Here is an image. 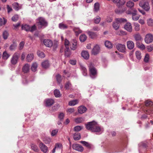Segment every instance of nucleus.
I'll use <instances>...</instances> for the list:
<instances>
[{
    "instance_id": "774afa93",
    "label": "nucleus",
    "mask_w": 153,
    "mask_h": 153,
    "mask_svg": "<svg viewBox=\"0 0 153 153\" xmlns=\"http://www.w3.org/2000/svg\"><path fill=\"white\" fill-rule=\"evenodd\" d=\"M82 70L83 71V74L84 76H85L87 75V70H86L85 68H82Z\"/></svg>"
},
{
    "instance_id": "49530a36",
    "label": "nucleus",
    "mask_w": 153,
    "mask_h": 153,
    "mask_svg": "<svg viewBox=\"0 0 153 153\" xmlns=\"http://www.w3.org/2000/svg\"><path fill=\"white\" fill-rule=\"evenodd\" d=\"M72 85L71 83L68 82H67L65 85V88L66 89H68L71 88Z\"/></svg>"
},
{
    "instance_id": "4be33fe9",
    "label": "nucleus",
    "mask_w": 153,
    "mask_h": 153,
    "mask_svg": "<svg viewBox=\"0 0 153 153\" xmlns=\"http://www.w3.org/2000/svg\"><path fill=\"white\" fill-rule=\"evenodd\" d=\"M126 5L128 8L131 9L134 6V3L132 1L129 0L126 2Z\"/></svg>"
},
{
    "instance_id": "72a5a7b5",
    "label": "nucleus",
    "mask_w": 153,
    "mask_h": 153,
    "mask_svg": "<svg viewBox=\"0 0 153 153\" xmlns=\"http://www.w3.org/2000/svg\"><path fill=\"white\" fill-rule=\"evenodd\" d=\"M147 24L149 26H153V19L150 18L147 20Z\"/></svg>"
},
{
    "instance_id": "20e7f679",
    "label": "nucleus",
    "mask_w": 153,
    "mask_h": 153,
    "mask_svg": "<svg viewBox=\"0 0 153 153\" xmlns=\"http://www.w3.org/2000/svg\"><path fill=\"white\" fill-rule=\"evenodd\" d=\"M145 41L147 44H149L153 41V35L149 33L147 34L145 36Z\"/></svg>"
},
{
    "instance_id": "e433bc0d",
    "label": "nucleus",
    "mask_w": 153,
    "mask_h": 153,
    "mask_svg": "<svg viewBox=\"0 0 153 153\" xmlns=\"http://www.w3.org/2000/svg\"><path fill=\"white\" fill-rule=\"evenodd\" d=\"M7 22V20L4 18H0V25L2 26L6 24Z\"/></svg>"
},
{
    "instance_id": "864d4df0",
    "label": "nucleus",
    "mask_w": 153,
    "mask_h": 153,
    "mask_svg": "<svg viewBox=\"0 0 153 153\" xmlns=\"http://www.w3.org/2000/svg\"><path fill=\"white\" fill-rule=\"evenodd\" d=\"M58 131V129H55L53 130L51 133V135L52 136H54L56 135Z\"/></svg>"
},
{
    "instance_id": "4468645a",
    "label": "nucleus",
    "mask_w": 153,
    "mask_h": 153,
    "mask_svg": "<svg viewBox=\"0 0 153 153\" xmlns=\"http://www.w3.org/2000/svg\"><path fill=\"white\" fill-rule=\"evenodd\" d=\"M111 1L114 3L117 4V6L120 7L125 3V1H122L121 0H111Z\"/></svg>"
},
{
    "instance_id": "a19ab883",
    "label": "nucleus",
    "mask_w": 153,
    "mask_h": 153,
    "mask_svg": "<svg viewBox=\"0 0 153 153\" xmlns=\"http://www.w3.org/2000/svg\"><path fill=\"white\" fill-rule=\"evenodd\" d=\"M54 93L55 97H59L61 95L59 91L57 89L54 91Z\"/></svg>"
},
{
    "instance_id": "f8f14e48",
    "label": "nucleus",
    "mask_w": 153,
    "mask_h": 153,
    "mask_svg": "<svg viewBox=\"0 0 153 153\" xmlns=\"http://www.w3.org/2000/svg\"><path fill=\"white\" fill-rule=\"evenodd\" d=\"M125 29L129 32H131L132 30V28L131 25L129 22L127 23L124 26Z\"/></svg>"
},
{
    "instance_id": "a211bd4d",
    "label": "nucleus",
    "mask_w": 153,
    "mask_h": 153,
    "mask_svg": "<svg viewBox=\"0 0 153 153\" xmlns=\"http://www.w3.org/2000/svg\"><path fill=\"white\" fill-rule=\"evenodd\" d=\"M77 48V41L76 39L73 40L71 45V48L72 50H75Z\"/></svg>"
},
{
    "instance_id": "ddd939ff",
    "label": "nucleus",
    "mask_w": 153,
    "mask_h": 153,
    "mask_svg": "<svg viewBox=\"0 0 153 153\" xmlns=\"http://www.w3.org/2000/svg\"><path fill=\"white\" fill-rule=\"evenodd\" d=\"M89 71L91 77L92 78H94V76L97 74V71L95 68H90Z\"/></svg>"
},
{
    "instance_id": "603ef678",
    "label": "nucleus",
    "mask_w": 153,
    "mask_h": 153,
    "mask_svg": "<svg viewBox=\"0 0 153 153\" xmlns=\"http://www.w3.org/2000/svg\"><path fill=\"white\" fill-rule=\"evenodd\" d=\"M147 50L149 52H151L153 50V44H152L147 46Z\"/></svg>"
},
{
    "instance_id": "6ab92c4d",
    "label": "nucleus",
    "mask_w": 153,
    "mask_h": 153,
    "mask_svg": "<svg viewBox=\"0 0 153 153\" xmlns=\"http://www.w3.org/2000/svg\"><path fill=\"white\" fill-rule=\"evenodd\" d=\"M127 46L128 49L131 50L134 48V44L132 41H128L127 42Z\"/></svg>"
},
{
    "instance_id": "ea45409f",
    "label": "nucleus",
    "mask_w": 153,
    "mask_h": 153,
    "mask_svg": "<svg viewBox=\"0 0 153 153\" xmlns=\"http://www.w3.org/2000/svg\"><path fill=\"white\" fill-rule=\"evenodd\" d=\"M135 55L137 59L139 60L141 58V52L139 51H137L135 52Z\"/></svg>"
},
{
    "instance_id": "09e8293b",
    "label": "nucleus",
    "mask_w": 153,
    "mask_h": 153,
    "mask_svg": "<svg viewBox=\"0 0 153 153\" xmlns=\"http://www.w3.org/2000/svg\"><path fill=\"white\" fill-rule=\"evenodd\" d=\"M101 18L99 16H97L94 19V22L95 23L98 24L100 22Z\"/></svg>"
},
{
    "instance_id": "7c9ffc66",
    "label": "nucleus",
    "mask_w": 153,
    "mask_h": 153,
    "mask_svg": "<svg viewBox=\"0 0 153 153\" xmlns=\"http://www.w3.org/2000/svg\"><path fill=\"white\" fill-rule=\"evenodd\" d=\"M87 38V36L85 34H82L79 37V39L81 42H84Z\"/></svg>"
},
{
    "instance_id": "bb28decb",
    "label": "nucleus",
    "mask_w": 153,
    "mask_h": 153,
    "mask_svg": "<svg viewBox=\"0 0 153 153\" xmlns=\"http://www.w3.org/2000/svg\"><path fill=\"white\" fill-rule=\"evenodd\" d=\"M55 149L57 150H62V145L61 143H57L55 144Z\"/></svg>"
},
{
    "instance_id": "393cba45",
    "label": "nucleus",
    "mask_w": 153,
    "mask_h": 153,
    "mask_svg": "<svg viewBox=\"0 0 153 153\" xmlns=\"http://www.w3.org/2000/svg\"><path fill=\"white\" fill-rule=\"evenodd\" d=\"M105 46L108 48H112L113 45L112 43L108 41H105Z\"/></svg>"
},
{
    "instance_id": "5fc2aeb1",
    "label": "nucleus",
    "mask_w": 153,
    "mask_h": 153,
    "mask_svg": "<svg viewBox=\"0 0 153 153\" xmlns=\"http://www.w3.org/2000/svg\"><path fill=\"white\" fill-rule=\"evenodd\" d=\"M56 79L58 83L60 84L62 81L61 76L59 74H58L56 76Z\"/></svg>"
},
{
    "instance_id": "423d86ee",
    "label": "nucleus",
    "mask_w": 153,
    "mask_h": 153,
    "mask_svg": "<svg viewBox=\"0 0 153 153\" xmlns=\"http://www.w3.org/2000/svg\"><path fill=\"white\" fill-rule=\"evenodd\" d=\"M19 58V54L17 53H14L11 60V63L13 65L16 64Z\"/></svg>"
},
{
    "instance_id": "e2e57ef3",
    "label": "nucleus",
    "mask_w": 153,
    "mask_h": 153,
    "mask_svg": "<svg viewBox=\"0 0 153 153\" xmlns=\"http://www.w3.org/2000/svg\"><path fill=\"white\" fill-rule=\"evenodd\" d=\"M112 18L109 16L107 17L106 19V22H111L112 21Z\"/></svg>"
},
{
    "instance_id": "4c0bfd02",
    "label": "nucleus",
    "mask_w": 153,
    "mask_h": 153,
    "mask_svg": "<svg viewBox=\"0 0 153 153\" xmlns=\"http://www.w3.org/2000/svg\"><path fill=\"white\" fill-rule=\"evenodd\" d=\"M134 29L136 31H138L140 30V25L137 23H134Z\"/></svg>"
},
{
    "instance_id": "7ed1b4c3",
    "label": "nucleus",
    "mask_w": 153,
    "mask_h": 153,
    "mask_svg": "<svg viewBox=\"0 0 153 153\" xmlns=\"http://www.w3.org/2000/svg\"><path fill=\"white\" fill-rule=\"evenodd\" d=\"M37 23L41 26V27H45L47 25V23L44 18L42 17L39 18L37 19Z\"/></svg>"
},
{
    "instance_id": "0eeeda50",
    "label": "nucleus",
    "mask_w": 153,
    "mask_h": 153,
    "mask_svg": "<svg viewBox=\"0 0 153 153\" xmlns=\"http://www.w3.org/2000/svg\"><path fill=\"white\" fill-rule=\"evenodd\" d=\"M72 147L74 149L79 152H82L83 150V147L77 143L73 144Z\"/></svg>"
},
{
    "instance_id": "680f3d73",
    "label": "nucleus",
    "mask_w": 153,
    "mask_h": 153,
    "mask_svg": "<svg viewBox=\"0 0 153 153\" xmlns=\"http://www.w3.org/2000/svg\"><path fill=\"white\" fill-rule=\"evenodd\" d=\"M149 55L148 54H146L144 59V61L146 62H148L149 61Z\"/></svg>"
},
{
    "instance_id": "f257e3e1",
    "label": "nucleus",
    "mask_w": 153,
    "mask_h": 153,
    "mask_svg": "<svg viewBox=\"0 0 153 153\" xmlns=\"http://www.w3.org/2000/svg\"><path fill=\"white\" fill-rule=\"evenodd\" d=\"M85 126L88 130L92 132H96L97 134H100L103 131V128L99 126L97 123L95 121L88 123L85 124Z\"/></svg>"
},
{
    "instance_id": "412c9836",
    "label": "nucleus",
    "mask_w": 153,
    "mask_h": 153,
    "mask_svg": "<svg viewBox=\"0 0 153 153\" xmlns=\"http://www.w3.org/2000/svg\"><path fill=\"white\" fill-rule=\"evenodd\" d=\"M13 8L15 10L18 11L21 8L22 5L19 4L18 3L16 2L13 4Z\"/></svg>"
},
{
    "instance_id": "79ce46f5",
    "label": "nucleus",
    "mask_w": 153,
    "mask_h": 153,
    "mask_svg": "<svg viewBox=\"0 0 153 153\" xmlns=\"http://www.w3.org/2000/svg\"><path fill=\"white\" fill-rule=\"evenodd\" d=\"M98 63L96 61H94L93 62H89L88 65L89 67H94L97 65Z\"/></svg>"
},
{
    "instance_id": "dca6fc26",
    "label": "nucleus",
    "mask_w": 153,
    "mask_h": 153,
    "mask_svg": "<svg viewBox=\"0 0 153 153\" xmlns=\"http://www.w3.org/2000/svg\"><path fill=\"white\" fill-rule=\"evenodd\" d=\"M45 102L47 106H51L52 105L54 102V100L52 99H46Z\"/></svg>"
},
{
    "instance_id": "69168bd1",
    "label": "nucleus",
    "mask_w": 153,
    "mask_h": 153,
    "mask_svg": "<svg viewBox=\"0 0 153 153\" xmlns=\"http://www.w3.org/2000/svg\"><path fill=\"white\" fill-rule=\"evenodd\" d=\"M74 129L75 131H78L81 129V127L79 126H76L74 127Z\"/></svg>"
},
{
    "instance_id": "9b49d317",
    "label": "nucleus",
    "mask_w": 153,
    "mask_h": 153,
    "mask_svg": "<svg viewBox=\"0 0 153 153\" xmlns=\"http://www.w3.org/2000/svg\"><path fill=\"white\" fill-rule=\"evenodd\" d=\"M43 43L45 45L48 47H51L53 45V42L50 39H45L44 40Z\"/></svg>"
},
{
    "instance_id": "cd10ccee",
    "label": "nucleus",
    "mask_w": 153,
    "mask_h": 153,
    "mask_svg": "<svg viewBox=\"0 0 153 153\" xmlns=\"http://www.w3.org/2000/svg\"><path fill=\"white\" fill-rule=\"evenodd\" d=\"M41 65L42 67H48L50 66V63L48 60H46L42 62Z\"/></svg>"
},
{
    "instance_id": "0e129e2a",
    "label": "nucleus",
    "mask_w": 153,
    "mask_h": 153,
    "mask_svg": "<svg viewBox=\"0 0 153 153\" xmlns=\"http://www.w3.org/2000/svg\"><path fill=\"white\" fill-rule=\"evenodd\" d=\"M36 27L35 25H34L30 27L29 31L33 32L36 30Z\"/></svg>"
},
{
    "instance_id": "58836bf2",
    "label": "nucleus",
    "mask_w": 153,
    "mask_h": 153,
    "mask_svg": "<svg viewBox=\"0 0 153 153\" xmlns=\"http://www.w3.org/2000/svg\"><path fill=\"white\" fill-rule=\"evenodd\" d=\"M59 27L60 29H66L68 27V26L67 25L62 23L59 24Z\"/></svg>"
},
{
    "instance_id": "c03bdc74",
    "label": "nucleus",
    "mask_w": 153,
    "mask_h": 153,
    "mask_svg": "<svg viewBox=\"0 0 153 153\" xmlns=\"http://www.w3.org/2000/svg\"><path fill=\"white\" fill-rule=\"evenodd\" d=\"M16 43H13L10 45L9 47V49L10 51H12L16 49Z\"/></svg>"
},
{
    "instance_id": "9d476101",
    "label": "nucleus",
    "mask_w": 153,
    "mask_h": 153,
    "mask_svg": "<svg viewBox=\"0 0 153 153\" xmlns=\"http://www.w3.org/2000/svg\"><path fill=\"white\" fill-rule=\"evenodd\" d=\"M39 146L42 151L44 153H46L48 150V148L44 143H40L39 144Z\"/></svg>"
},
{
    "instance_id": "a878e982",
    "label": "nucleus",
    "mask_w": 153,
    "mask_h": 153,
    "mask_svg": "<svg viewBox=\"0 0 153 153\" xmlns=\"http://www.w3.org/2000/svg\"><path fill=\"white\" fill-rule=\"evenodd\" d=\"M10 56V55L7 53L6 51H4L2 54V58L5 60L7 59Z\"/></svg>"
},
{
    "instance_id": "3c124183",
    "label": "nucleus",
    "mask_w": 153,
    "mask_h": 153,
    "mask_svg": "<svg viewBox=\"0 0 153 153\" xmlns=\"http://www.w3.org/2000/svg\"><path fill=\"white\" fill-rule=\"evenodd\" d=\"M126 10V8H124L123 9H116L115 10V12L117 13H122Z\"/></svg>"
},
{
    "instance_id": "f704fd0d",
    "label": "nucleus",
    "mask_w": 153,
    "mask_h": 153,
    "mask_svg": "<svg viewBox=\"0 0 153 153\" xmlns=\"http://www.w3.org/2000/svg\"><path fill=\"white\" fill-rule=\"evenodd\" d=\"M100 6L98 3H96L94 5V10L97 12L99 10Z\"/></svg>"
},
{
    "instance_id": "4d7b16f0",
    "label": "nucleus",
    "mask_w": 153,
    "mask_h": 153,
    "mask_svg": "<svg viewBox=\"0 0 153 153\" xmlns=\"http://www.w3.org/2000/svg\"><path fill=\"white\" fill-rule=\"evenodd\" d=\"M74 30L76 35L78 36L79 34L82 32V30L78 28L75 29Z\"/></svg>"
},
{
    "instance_id": "13d9d810",
    "label": "nucleus",
    "mask_w": 153,
    "mask_h": 153,
    "mask_svg": "<svg viewBox=\"0 0 153 153\" xmlns=\"http://www.w3.org/2000/svg\"><path fill=\"white\" fill-rule=\"evenodd\" d=\"M140 16H139L132 15V20L134 21L137 20L139 18Z\"/></svg>"
},
{
    "instance_id": "b1692460",
    "label": "nucleus",
    "mask_w": 153,
    "mask_h": 153,
    "mask_svg": "<svg viewBox=\"0 0 153 153\" xmlns=\"http://www.w3.org/2000/svg\"><path fill=\"white\" fill-rule=\"evenodd\" d=\"M73 137L75 140H79L81 138L80 134L78 132L75 133L74 134Z\"/></svg>"
},
{
    "instance_id": "473e14b6",
    "label": "nucleus",
    "mask_w": 153,
    "mask_h": 153,
    "mask_svg": "<svg viewBox=\"0 0 153 153\" xmlns=\"http://www.w3.org/2000/svg\"><path fill=\"white\" fill-rule=\"evenodd\" d=\"M134 37L136 41H139L140 40L142 39V37L139 33H136L134 36Z\"/></svg>"
},
{
    "instance_id": "052dcab7",
    "label": "nucleus",
    "mask_w": 153,
    "mask_h": 153,
    "mask_svg": "<svg viewBox=\"0 0 153 153\" xmlns=\"http://www.w3.org/2000/svg\"><path fill=\"white\" fill-rule=\"evenodd\" d=\"M19 19V16L18 15H15L12 18L13 21L15 22L17 21Z\"/></svg>"
},
{
    "instance_id": "c85d7f7f",
    "label": "nucleus",
    "mask_w": 153,
    "mask_h": 153,
    "mask_svg": "<svg viewBox=\"0 0 153 153\" xmlns=\"http://www.w3.org/2000/svg\"><path fill=\"white\" fill-rule=\"evenodd\" d=\"M31 149L35 152L39 151V149L37 146L35 144H32L31 145Z\"/></svg>"
},
{
    "instance_id": "de8ad7c7",
    "label": "nucleus",
    "mask_w": 153,
    "mask_h": 153,
    "mask_svg": "<svg viewBox=\"0 0 153 153\" xmlns=\"http://www.w3.org/2000/svg\"><path fill=\"white\" fill-rule=\"evenodd\" d=\"M84 121L83 118L82 117L77 118L75 120V121L77 123H80Z\"/></svg>"
},
{
    "instance_id": "f03ea898",
    "label": "nucleus",
    "mask_w": 153,
    "mask_h": 153,
    "mask_svg": "<svg viewBox=\"0 0 153 153\" xmlns=\"http://www.w3.org/2000/svg\"><path fill=\"white\" fill-rule=\"evenodd\" d=\"M115 20V21L113 22V23L112 26L113 28L116 30H117L119 28L120 23L125 22L127 21L126 19L123 18H117Z\"/></svg>"
},
{
    "instance_id": "8fccbe9b",
    "label": "nucleus",
    "mask_w": 153,
    "mask_h": 153,
    "mask_svg": "<svg viewBox=\"0 0 153 153\" xmlns=\"http://www.w3.org/2000/svg\"><path fill=\"white\" fill-rule=\"evenodd\" d=\"M37 54L39 57L41 58H44L45 56V55L44 53L40 51H38L37 52Z\"/></svg>"
},
{
    "instance_id": "c756f323",
    "label": "nucleus",
    "mask_w": 153,
    "mask_h": 153,
    "mask_svg": "<svg viewBox=\"0 0 153 153\" xmlns=\"http://www.w3.org/2000/svg\"><path fill=\"white\" fill-rule=\"evenodd\" d=\"M78 102L77 100H74L70 101L69 102V105L70 106H74L78 104Z\"/></svg>"
},
{
    "instance_id": "2f4dec72",
    "label": "nucleus",
    "mask_w": 153,
    "mask_h": 153,
    "mask_svg": "<svg viewBox=\"0 0 153 153\" xmlns=\"http://www.w3.org/2000/svg\"><path fill=\"white\" fill-rule=\"evenodd\" d=\"M116 34L119 36L125 35L127 34L126 32L122 30L118 31L116 32Z\"/></svg>"
},
{
    "instance_id": "aec40b11",
    "label": "nucleus",
    "mask_w": 153,
    "mask_h": 153,
    "mask_svg": "<svg viewBox=\"0 0 153 153\" xmlns=\"http://www.w3.org/2000/svg\"><path fill=\"white\" fill-rule=\"evenodd\" d=\"M34 58L33 54L32 53L28 54L26 58V59L27 62H30L32 61Z\"/></svg>"
},
{
    "instance_id": "338daca9",
    "label": "nucleus",
    "mask_w": 153,
    "mask_h": 153,
    "mask_svg": "<svg viewBox=\"0 0 153 153\" xmlns=\"http://www.w3.org/2000/svg\"><path fill=\"white\" fill-rule=\"evenodd\" d=\"M145 104L146 106H148L152 105V102L150 101L147 100L145 102Z\"/></svg>"
},
{
    "instance_id": "c9c22d12",
    "label": "nucleus",
    "mask_w": 153,
    "mask_h": 153,
    "mask_svg": "<svg viewBox=\"0 0 153 153\" xmlns=\"http://www.w3.org/2000/svg\"><path fill=\"white\" fill-rule=\"evenodd\" d=\"M22 30H24L27 31H29V30H30V26H29L28 25H22Z\"/></svg>"
},
{
    "instance_id": "5701e85b",
    "label": "nucleus",
    "mask_w": 153,
    "mask_h": 153,
    "mask_svg": "<svg viewBox=\"0 0 153 153\" xmlns=\"http://www.w3.org/2000/svg\"><path fill=\"white\" fill-rule=\"evenodd\" d=\"M87 33L88 35L89 36L91 39H94L96 37L97 35L96 33L94 32L88 31Z\"/></svg>"
},
{
    "instance_id": "a18cd8bd",
    "label": "nucleus",
    "mask_w": 153,
    "mask_h": 153,
    "mask_svg": "<svg viewBox=\"0 0 153 153\" xmlns=\"http://www.w3.org/2000/svg\"><path fill=\"white\" fill-rule=\"evenodd\" d=\"M8 33L7 31H4L3 32L2 36L4 39H7L8 38Z\"/></svg>"
},
{
    "instance_id": "39448f33",
    "label": "nucleus",
    "mask_w": 153,
    "mask_h": 153,
    "mask_svg": "<svg viewBox=\"0 0 153 153\" xmlns=\"http://www.w3.org/2000/svg\"><path fill=\"white\" fill-rule=\"evenodd\" d=\"M116 48L120 52L124 53L126 51V47L125 45L118 43L116 45Z\"/></svg>"
},
{
    "instance_id": "1a4fd4ad",
    "label": "nucleus",
    "mask_w": 153,
    "mask_h": 153,
    "mask_svg": "<svg viewBox=\"0 0 153 153\" xmlns=\"http://www.w3.org/2000/svg\"><path fill=\"white\" fill-rule=\"evenodd\" d=\"M69 42L67 39H65V45L66 47L65 50V55L67 56H69L70 55V53L68 51Z\"/></svg>"
},
{
    "instance_id": "bf43d9fd",
    "label": "nucleus",
    "mask_w": 153,
    "mask_h": 153,
    "mask_svg": "<svg viewBox=\"0 0 153 153\" xmlns=\"http://www.w3.org/2000/svg\"><path fill=\"white\" fill-rule=\"evenodd\" d=\"M25 45V42L23 41H22L20 42L19 44V49L22 50L23 49Z\"/></svg>"
},
{
    "instance_id": "6e6d98bb",
    "label": "nucleus",
    "mask_w": 153,
    "mask_h": 153,
    "mask_svg": "<svg viewBox=\"0 0 153 153\" xmlns=\"http://www.w3.org/2000/svg\"><path fill=\"white\" fill-rule=\"evenodd\" d=\"M80 142L87 147H90L89 144L86 141H81Z\"/></svg>"
},
{
    "instance_id": "2eb2a0df",
    "label": "nucleus",
    "mask_w": 153,
    "mask_h": 153,
    "mask_svg": "<svg viewBox=\"0 0 153 153\" xmlns=\"http://www.w3.org/2000/svg\"><path fill=\"white\" fill-rule=\"evenodd\" d=\"M87 110V108L83 106H81L78 107V111L79 113L82 114L85 113Z\"/></svg>"
},
{
    "instance_id": "37998d69",
    "label": "nucleus",
    "mask_w": 153,
    "mask_h": 153,
    "mask_svg": "<svg viewBox=\"0 0 153 153\" xmlns=\"http://www.w3.org/2000/svg\"><path fill=\"white\" fill-rule=\"evenodd\" d=\"M66 111L68 114H70L73 113L75 111V110L74 108H71L67 109Z\"/></svg>"
},
{
    "instance_id": "6e6552de",
    "label": "nucleus",
    "mask_w": 153,
    "mask_h": 153,
    "mask_svg": "<svg viewBox=\"0 0 153 153\" xmlns=\"http://www.w3.org/2000/svg\"><path fill=\"white\" fill-rule=\"evenodd\" d=\"M100 51V47L98 45H96L91 51V53L94 55H97Z\"/></svg>"
},
{
    "instance_id": "f3484780",
    "label": "nucleus",
    "mask_w": 153,
    "mask_h": 153,
    "mask_svg": "<svg viewBox=\"0 0 153 153\" xmlns=\"http://www.w3.org/2000/svg\"><path fill=\"white\" fill-rule=\"evenodd\" d=\"M82 56L85 59H88L89 57V54L86 51H83L81 53Z\"/></svg>"
}]
</instances>
